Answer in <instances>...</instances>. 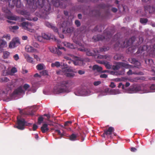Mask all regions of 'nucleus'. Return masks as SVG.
<instances>
[{
  "label": "nucleus",
  "instance_id": "nucleus-23",
  "mask_svg": "<svg viewBox=\"0 0 155 155\" xmlns=\"http://www.w3.org/2000/svg\"><path fill=\"white\" fill-rule=\"evenodd\" d=\"M17 71V69L15 67H13L12 68L11 70L10 71H8L6 72V74L4 75H4H13V74L15 73H16Z\"/></svg>",
  "mask_w": 155,
  "mask_h": 155
},
{
  "label": "nucleus",
  "instance_id": "nucleus-24",
  "mask_svg": "<svg viewBox=\"0 0 155 155\" xmlns=\"http://www.w3.org/2000/svg\"><path fill=\"white\" fill-rule=\"evenodd\" d=\"M42 36L43 38L47 40H50L53 38V36L50 34L45 33H42Z\"/></svg>",
  "mask_w": 155,
  "mask_h": 155
},
{
  "label": "nucleus",
  "instance_id": "nucleus-35",
  "mask_svg": "<svg viewBox=\"0 0 155 155\" xmlns=\"http://www.w3.org/2000/svg\"><path fill=\"white\" fill-rule=\"evenodd\" d=\"M20 14L21 15H25V17L26 18V17L29 16L30 15V13L28 12H27L25 10H22L20 12Z\"/></svg>",
  "mask_w": 155,
  "mask_h": 155
},
{
  "label": "nucleus",
  "instance_id": "nucleus-2",
  "mask_svg": "<svg viewBox=\"0 0 155 155\" xmlns=\"http://www.w3.org/2000/svg\"><path fill=\"white\" fill-rule=\"evenodd\" d=\"M136 38L135 37H131L129 40L125 39V40L117 42L114 45V48L119 47L124 48L127 47L132 45L135 40Z\"/></svg>",
  "mask_w": 155,
  "mask_h": 155
},
{
  "label": "nucleus",
  "instance_id": "nucleus-44",
  "mask_svg": "<svg viewBox=\"0 0 155 155\" xmlns=\"http://www.w3.org/2000/svg\"><path fill=\"white\" fill-rule=\"evenodd\" d=\"M64 69L62 68V70H59L56 71V73L57 74L63 75L64 74Z\"/></svg>",
  "mask_w": 155,
  "mask_h": 155
},
{
  "label": "nucleus",
  "instance_id": "nucleus-42",
  "mask_svg": "<svg viewBox=\"0 0 155 155\" xmlns=\"http://www.w3.org/2000/svg\"><path fill=\"white\" fill-rule=\"evenodd\" d=\"M2 10L3 12L6 14H7L8 15L10 14L11 13L10 11L9 10L4 7H2Z\"/></svg>",
  "mask_w": 155,
  "mask_h": 155
},
{
  "label": "nucleus",
  "instance_id": "nucleus-43",
  "mask_svg": "<svg viewBox=\"0 0 155 155\" xmlns=\"http://www.w3.org/2000/svg\"><path fill=\"white\" fill-rule=\"evenodd\" d=\"M13 97H2V100L4 101L7 102L13 100Z\"/></svg>",
  "mask_w": 155,
  "mask_h": 155
},
{
  "label": "nucleus",
  "instance_id": "nucleus-11",
  "mask_svg": "<svg viewBox=\"0 0 155 155\" xmlns=\"http://www.w3.org/2000/svg\"><path fill=\"white\" fill-rule=\"evenodd\" d=\"M61 86H55L54 87L53 92L54 94H58L60 93L64 92Z\"/></svg>",
  "mask_w": 155,
  "mask_h": 155
},
{
  "label": "nucleus",
  "instance_id": "nucleus-52",
  "mask_svg": "<svg viewBox=\"0 0 155 155\" xmlns=\"http://www.w3.org/2000/svg\"><path fill=\"white\" fill-rule=\"evenodd\" d=\"M78 50L79 51H84L85 52L87 50V48H85L84 47H82L81 48H78Z\"/></svg>",
  "mask_w": 155,
  "mask_h": 155
},
{
  "label": "nucleus",
  "instance_id": "nucleus-34",
  "mask_svg": "<svg viewBox=\"0 0 155 155\" xmlns=\"http://www.w3.org/2000/svg\"><path fill=\"white\" fill-rule=\"evenodd\" d=\"M127 74L128 75H132L133 74H136L138 75H143V73L142 72H140L138 73H136L135 72H133L131 70H129V71L127 72Z\"/></svg>",
  "mask_w": 155,
  "mask_h": 155
},
{
  "label": "nucleus",
  "instance_id": "nucleus-16",
  "mask_svg": "<svg viewBox=\"0 0 155 155\" xmlns=\"http://www.w3.org/2000/svg\"><path fill=\"white\" fill-rule=\"evenodd\" d=\"M130 62L135 65L134 66H132L133 67L131 68H133L134 67H137L139 68L141 65L140 62L134 58L132 59L131 61Z\"/></svg>",
  "mask_w": 155,
  "mask_h": 155
},
{
  "label": "nucleus",
  "instance_id": "nucleus-8",
  "mask_svg": "<svg viewBox=\"0 0 155 155\" xmlns=\"http://www.w3.org/2000/svg\"><path fill=\"white\" fill-rule=\"evenodd\" d=\"M71 83L70 81H66L62 82L61 87L64 90V92H69L71 90Z\"/></svg>",
  "mask_w": 155,
  "mask_h": 155
},
{
  "label": "nucleus",
  "instance_id": "nucleus-55",
  "mask_svg": "<svg viewBox=\"0 0 155 155\" xmlns=\"http://www.w3.org/2000/svg\"><path fill=\"white\" fill-rule=\"evenodd\" d=\"M74 59H75V61H72V62L75 65H78V58L77 57H75Z\"/></svg>",
  "mask_w": 155,
  "mask_h": 155
},
{
  "label": "nucleus",
  "instance_id": "nucleus-14",
  "mask_svg": "<svg viewBox=\"0 0 155 155\" xmlns=\"http://www.w3.org/2000/svg\"><path fill=\"white\" fill-rule=\"evenodd\" d=\"M45 25L48 28H51L55 32L58 33V28L54 25L46 21L45 23Z\"/></svg>",
  "mask_w": 155,
  "mask_h": 155
},
{
  "label": "nucleus",
  "instance_id": "nucleus-15",
  "mask_svg": "<svg viewBox=\"0 0 155 155\" xmlns=\"http://www.w3.org/2000/svg\"><path fill=\"white\" fill-rule=\"evenodd\" d=\"M25 49L26 51L28 52H38L37 50L34 49L32 47L29 45H27L25 47Z\"/></svg>",
  "mask_w": 155,
  "mask_h": 155
},
{
  "label": "nucleus",
  "instance_id": "nucleus-4",
  "mask_svg": "<svg viewBox=\"0 0 155 155\" xmlns=\"http://www.w3.org/2000/svg\"><path fill=\"white\" fill-rule=\"evenodd\" d=\"M17 121L18 125L15 126V127L20 130H22L24 129V126L25 124L24 119L21 118L20 116H18Z\"/></svg>",
  "mask_w": 155,
  "mask_h": 155
},
{
  "label": "nucleus",
  "instance_id": "nucleus-37",
  "mask_svg": "<svg viewBox=\"0 0 155 155\" xmlns=\"http://www.w3.org/2000/svg\"><path fill=\"white\" fill-rule=\"evenodd\" d=\"M27 3L29 5H31L35 3L36 5V2H38V0H26Z\"/></svg>",
  "mask_w": 155,
  "mask_h": 155
},
{
  "label": "nucleus",
  "instance_id": "nucleus-56",
  "mask_svg": "<svg viewBox=\"0 0 155 155\" xmlns=\"http://www.w3.org/2000/svg\"><path fill=\"white\" fill-rule=\"evenodd\" d=\"M78 65L79 66H82L83 65L84 62L83 61L79 59L78 58Z\"/></svg>",
  "mask_w": 155,
  "mask_h": 155
},
{
  "label": "nucleus",
  "instance_id": "nucleus-10",
  "mask_svg": "<svg viewBox=\"0 0 155 155\" xmlns=\"http://www.w3.org/2000/svg\"><path fill=\"white\" fill-rule=\"evenodd\" d=\"M78 92L79 95H78V96H88L91 94V91L88 89H82Z\"/></svg>",
  "mask_w": 155,
  "mask_h": 155
},
{
  "label": "nucleus",
  "instance_id": "nucleus-63",
  "mask_svg": "<svg viewBox=\"0 0 155 155\" xmlns=\"http://www.w3.org/2000/svg\"><path fill=\"white\" fill-rule=\"evenodd\" d=\"M101 84V81H94V85L95 86H97Z\"/></svg>",
  "mask_w": 155,
  "mask_h": 155
},
{
  "label": "nucleus",
  "instance_id": "nucleus-57",
  "mask_svg": "<svg viewBox=\"0 0 155 155\" xmlns=\"http://www.w3.org/2000/svg\"><path fill=\"white\" fill-rule=\"evenodd\" d=\"M43 119L44 118L42 117H39L38 119V124H40L41 122L43 121Z\"/></svg>",
  "mask_w": 155,
  "mask_h": 155
},
{
  "label": "nucleus",
  "instance_id": "nucleus-19",
  "mask_svg": "<svg viewBox=\"0 0 155 155\" xmlns=\"http://www.w3.org/2000/svg\"><path fill=\"white\" fill-rule=\"evenodd\" d=\"M6 42L2 39H0V52H2L3 48L6 47Z\"/></svg>",
  "mask_w": 155,
  "mask_h": 155
},
{
  "label": "nucleus",
  "instance_id": "nucleus-21",
  "mask_svg": "<svg viewBox=\"0 0 155 155\" xmlns=\"http://www.w3.org/2000/svg\"><path fill=\"white\" fill-rule=\"evenodd\" d=\"M19 110V112L20 114H28L31 115H34V113L35 112V111L34 110H32L31 112H23V110H21L20 109H18Z\"/></svg>",
  "mask_w": 155,
  "mask_h": 155
},
{
  "label": "nucleus",
  "instance_id": "nucleus-27",
  "mask_svg": "<svg viewBox=\"0 0 155 155\" xmlns=\"http://www.w3.org/2000/svg\"><path fill=\"white\" fill-rule=\"evenodd\" d=\"M72 122L71 121H68L65 122L64 126H62L61 127L64 128L65 129H67L68 130H71L70 128H67V126H69L70 125H71Z\"/></svg>",
  "mask_w": 155,
  "mask_h": 155
},
{
  "label": "nucleus",
  "instance_id": "nucleus-6",
  "mask_svg": "<svg viewBox=\"0 0 155 155\" xmlns=\"http://www.w3.org/2000/svg\"><path fill=\"white\" fill-rule=\"evenodd\" d=\"M121 67H123L126 68H130L133 67L132 65H130L125 63L122 62H118L117 64L115 65H114L113 67V69L114 70H117L119 69Z\"/></svg>",
  "mask_w": 155,
  "mask_h": 155
},
{
  "label": "nucleus",
  "instance_id": "nucleus-62",
  "mask_svg": "<svg viewBox=\"0 0 155 155\" xmlns=\"http://www.w3.org/2000/svg\"><path fill=\"white\" fill-rule=\"evenodd\" d=\"M61 66L63 67L62 68L64 69H65L68 68V65L64 63L61 65Z\"/></svg>",
  "mask_w": 155,
  "mask_h": 155
},
{
  "label": "nucleus",
  "instance_id": "nucleus-54",
  "mask_svg": "<svg viewBox=\"0 0 155 155\" xmlns=\"http://www.w3.org/2000/svg\"><path fill=\"white\" fill-rule=\"evenodd\" d=\"M144 51L143 48V47H140L138 49L137 53V54L142 53Z\"/></svg>",
  "mask_w": 155,
  "mask_h": 155
},
{
  "label": "nucleus",
  "instance_id": "nucleus-50",
  "mask_svg": "<svg viewBox=\"0 0 155 155\" xmlns=\"http://www.w3.org/2000/svg\"><path fill=\"white\" fill-rule=\"evenodd\" d=\"M148 21V20L147 18H141L140 19V21L141 23H146Z\"/></svg>",
  "mask_w": 155,
  "mask_h": 155
},
{
  "label": "nucleus",
  "instance_id": "nucleus-1",
  "mask_svg": "<svg viewBox=\"0 0 155 155\" xmlns=\"http://www.w3.org/2000/svg\"><path fill=\"white\" fill-rule=\"evenodd\" d=\"M45 0H38L36 2L37 7L40 8L39 12H36L35 15L40 18H45L49 14L51 9V5L49 3L45 4Z\"/></svg>",
  "mask_w": 155,
  "mask_h": 155
},
{
  "label": "nucleus",
  "instance_id": "nucleus-5",
  "mask_svg": "<svg viewBox=\"0 0 155 155\" xmlns=\"http://www.w3.org/2000/svg\"><path fill=\"white\" fill-rule=\"evenodd\" d=\"M47 0L48 2H49V0ZM51 2L56 7H60L61 8H65L66 7V5L63 0H52Z\"/></svg>",
  "mask_w": 155,
  "mask_h": 155
},
{
  "label": "nucleus",
  "instance_id": "nucleus-59",
  "mask_svg": "<svg viewBox=\"0 0 155 155\" xmlns=\"http://www.w3.org/2000/svg\"><path fill=\"white\" fill-rule=\"evenodd\" d=\"M150 8L151 6L150 5L146 6H144V10L145 11H147L150 12Z\"/></svg>",
  "mask_w": 155,
  "mask_h": 155
},
{
  "label": "nucleus",
  "instance_id": "nucleus-64",
  "mask_svg": "<svg viewBox=\"0 0 155 155\" xmlns=\"http://www.w3.org/2000/svg\"><path fill=\"white\" fill-rule=\"evenodd\" d=\"M110 90L111 89L110 88H107L105 89L104 91L106 93H107L108 94H110Z\"/></svg>",
  "mask_w": 155,
  "mask_h": 155
},
{
  "label": "nucleus",
  "instance_id": "nucleus-25",
  "mask_svg": "<svg viewBox=\"0 0 155 155\" xmlns=\"http://www.w3.org/2000/svg\"><path fill=\"white\" fill-rule=\"evenodd\" d=\"M13 5H15L18 8H20L21 7V4L20 0H13Z\"/></svg>",
  "mask_w": 155,
  "mask_h": 155
},
{
  "label": "nucleus",
  "instance_id": "nucleus-49",
  "mask_svg": "<svg viewBox=\"0 0 155 155\" xmlns=\"http://www.w3.org/2000/svg\"><path fill=\"white\" fill-rule=\"evenodd\" d=\"M109 47H106L105 46H104L103 48H100V51H105L109 50Z\"/></svg>",
  "mask_w": 155,
  "mask_h": 155
},
{
  "label": "nucleus",
  "instance_id": "nucleus-12",
  "mask_svg": "<svg viewBox=\"0 0 155 155\" xmlns=\"http://www.w3.org/2000/svg\"><path fill=\"white\" fill-rule=\"evenodd\" d=\"M8 19L12 20H18L19 21H25V18L23 17H19L16 16H9L8 17Z\"/></svg>",
  "mask_w": 155,
  "mask_h": 155
},
{
  "label": "nucleus",
  "instance_id": "nucleus-26",
  "mask_svg": "<svg viewBox=\"0 0 155 155\" xmlns=\"http://www.w3.org/2000/svg\"><path fill=\"white\" fill-rule=\"evenodd\" d=\"M64 45L65 46L71 49H74L75 48L73 44L67 42H64Z\"/></svg>",
  "mask_w": 155,
  "mask_h": 155
},
{
  "label": "nucleus",
  "instance_id": "nucleus-47",
  "mask_svg": "<svg viewBox=\"0 0 155 155\" xmlns=\"http://www.w3.org/2000/svg\"><path fill=\"white\" fill-rule=\"evenodd\" d=\"M41 74L42 75L46 76L48 75V71L46 70H44L40 72Z\"/></svg>",
  "mask_w": 155,
  "mask_h": 155
},
{
  "label": "nucleus",
  "instance_id": "nucleus-61",
  "mask_svg": "<svg viewBox=\"0 0 155 155\" xmlns=\"http://www.w3.org/2000/svg\"><path fill=\"white\" fill-rule=\"evenodd\" d=\"M150 88L151 90L155 91V85L153 84H152L150 87Z\"/></svg>",
  "mask_w": 155,
  "mask_h": 155
},
{
  "label": "nucleus",
  "instance_id": "nucleus-9",
  "mask_svg": "<svg viewBox=\"0 0 155 155\" xmlns=\"http://www.w3.org/2000/svg\"><path fill=\"white\" fill-rule=\"evenodd\" d=\"M83 6L82 5H80L78 6V10H83V12L84 13V14H91V13L92 12L93 14L92 15L94 16H96L97 15H99V11L97 10H94L93 11H92V12H91L89 10V12H85L84 10H83V9H82V8H83Z\"/></svg>",
  "mask_w": 155,
  "mask_h": 155
},
{
  "label": "nucleus",
  "instance_id": "nucleus-17",
  "mask_svg": "<svg viewBox=\"0 0 155 155\" xmlns=\"http://www.w3.org/2000/svg\"><path fill=\"white\" fill-rule=\"evenodd\" d=\"M24 93L25 92L22 89V87L20 86L14 91L13 94L14 95L19 94L22 93L24 94Z\"/></svg>",
  "mask_w": 155,
  "mask_h": 155
},
{
  "label": "nucleus",
  "instance_id": "nucleus-45",
  "mask_svg": "<svg viewBox=\"0 0 155 155\" xmlns=\"http://www.w3.org/2000/svg\"><path fill=\"white\" fill-rule=\"evenodd\" d=\"M26 19L29 21H31L33 20L34 21H36L38 20V18L37 17H35L32 18L29 16H28L26 17Z\"/></svg>",
  "mask_w": 155,
  "mask_h": 155
},
{
  "label": "nucleus",
  "instance_id": "nucleus-48",
  "mask_svg": "<svg viewBox=\"0 0 155 155\" xmlns=\"http://www.w3.org/2000/svg\"><path fill=\"white\" fill-rule=\"evenodd\" d=\"M2 38H5L7 40H9L10 39V36L9 34L5 35L2 37Z\"/></svg>",
  "mask_w": 155,
  "mask_h": 155
},
{
  "label": "nucleus",
  "instance_id": "nucleus-32",
  "mask_svg": "<svg viewBox=\"0 0 155 155\" xmlns=\"http://www.w3.org/2000/svg\"><path fill=\"white\" fill-rule=\"evenodd\" d=\"M73 72H65L64 73V75L67 77L72 78L75 76V74Z\"/></svg>",
  "mask_w": 155,
  "mask_h": 155
},
{
  "label": "nucleus",
  "instance_id": "nucleus-31",
  "mask_svg": "<svg viewBox=\"0 0 155 155\" xmlns=\"http://www.w3.org/2000/svg\"><path fill=\"white\" fill-rule=\"evenodd\" d=\"M77 134H72L69 137V139L71 141H74L77 140Z\"/></svg>",
  "mask_w": 155,
  "mask_h": 155
},
{
  "label": "nucleus",
  "instance_id": "nucleus-39",
  "mask_svg": "<svg viewBox=\"0 0 155 155\" xmlns=\"http://www.w3.org/2000/svg\"><path fill=\"white\" fill-rule=\"evenodd\" d=\"M21 25L26 29H28V22H23L21 24Z\"/></svg>",
  "mask_w": 155,
  "mask_h": 155
},
{
  "label": "nucleus",
  "instance_id": "nucleus-33",
  "mask_svg": "<svg viewBox=\"0 0 155 155\" xmlns=\"http://www.w3.org/2000/svg\"><path fill=\"white\" fill-rule=\"evenodd\" d=\"M93 69L94 70H96L98 72H101L102 70V68L101 67L95 65L93 66Z\"/></svg>",
  "mask_w": 155,
  "mask_h": 155
},
{
  "label": "nucleus",
  "instance_id": "nucleus-46",
  "mask_svg": "<svg viewBox=\"0 0 155 155\" xmlns=\"http://www.w3.org/2000/svg\"><path fill=\"white\" fill-rule=\"evenodd\" d=\"M37 68L39 70H41L43 69L44 68L43 64H38L37 66Z\"/></svg>",
  "mask_w": 155,
  "mask_h": 155
},
{
  "label": "nucleus",
  "instance_id": "nucleus-7",
  "mask_svg": "<svg viewBox=\"0 0 155 155\" xmlns=\"http://www.w3.org/2000/svg\"><path fill=\"white\" fill-rule=\"evenodd\" d=\"M63 28L62 31L64 33H69L74 31V28L72 27H68L66 22L63 21L61 25Z\"/></svg>",
  "mask_w": 155,
  "mask_h": 155
},
{
  "label": "nucleus",
  "instance_id": "nucleus-60",
  "mask_svg": "<svg viewBox=\"0 0 155 155\" xmlns=\"http://www.w3.org/2000/svg\"><path fill=\"white\" fill-rule=\"evenodd\" d=\"M29 87L30 85L27 84H25L23 86V88L25 90H27Z\"/></svg>",
  "mask_w": 155,
  "mask_h": 155
},
{
  "label": "nucleus",
  "instance_id": "nucleus-29",
  "mask_svg": "<svg viewBox=\"0 0 155 155\" xmlns=\"http://www.w3.org/2000/svg\"><path fill=\"white\" fill-rule=\"evenodd\" d=\"M124 58L122 54H117L114 57V58L116 60H119Z\"/></svg>",
  "mask_w": 155,
  "mask_h": 155
},
{
  "label": "nucleus",
  "instance_id": "nucleus-20",
  "mask_svg": "<svg viewBox=\"0 0 155 155\" xmlns=\"http://www.w3.org/2000/svg\"><path fill=\"white\" fill-rule=\"evenodd\" d=\"M48 124H43L41 127V130L43 133H45L48 132L49 129L48 127Z\"/></svg>",
  "mask_w": 155,
  "mask_h": 155
},
{
  "label": "nucleus",
  "instance_id": "nucleus-38",
  "mask_svg": "<svg viewBox=\"0 0 155 155\" xmlns=\"http://www.w3.org/2000/svg\"><path fill=\"white\" fill-rule=\"evenodd\" d=\"M10 54L9 52L8 51H4L3 52V58L4 59L7 58Z\"/></svg>",
  "mask_w": 155,
  "mask_h": 155
},
{
  "label": "nucleus",
  "instance_id": "nucleus-41",
  "mask_svg": "<svg viewBox=\"0 0 155 155\" xmlns=\"http://www.w3.org/2000/svg\"><path fill=\"white\" fill-rule=\"evenodd\" d=\"M9 81V79L6 77H2L0 78V82H7Z\"/></svg>",
  "mask_w": 155,
  "mask_h": 155
},
{
  "label": "nucleus",
  "instance_id": "nucleus-28",
  "mask_svg": "<svg viewBox=\"0 0 155 155\" xmlns=\"http://www.w3.org/2000/svg\"><path fill=\"white\" fill-rule=\"evenodd\" d=\"M18 42V41L17 40H12L9 45V47L10 48H14L15 47V44L16 43Z\"/></svg>",
  "mask_w": 155,
  "mask_h": 155
},
{
  "label": "nucleus",
  "instance_id": "nucleus-53",
  "mask_svg": "<svg viewBox=\"0 0 155 155\" xmlns=\"http://www.w3.org/2000/svg\"><path fill=\"white\" fill-rule=\"evenodd\" d=\"M64 73H65V72H74L73 70L71 68H67L65 69H64Z\"/></svg>",
  "mask_w": 155,
  "mask_h": 155
},
{
  "label": "nucleus",
  "instance_id": "nucleus-3",
  "mask_svg": "<svg viewBox=\"0 0 155 155\" xmlns=\"http://www.w3.org/2000/svg\"><path fill=\"white\" fill-rule=\"evenodd\" d=\"M104 36L100 35L94 36L93 37V39L95 41L102 40L104 39L108 40V39H109L111 38L112 36L110 32H107V30H106L104 31Z\"/></svg>",
  "mask_w": 155,
  "mask_h": 155
},
{
  "label": "nucleus",
  "instance_id": "nucleus-40",
  "mask_svg": "<svg viewBox=\"0 0 155 155\" xmlns=\"http://www.w3.org/2000/svg\"><path fill=\"white\" fill-rule=\"evenodd\" d=\"M60 63L58 61H56L54 63H52L51 64V67H60Z\"/></svg>",
  "mask_w": 155,
  "mask_h": 155
},
{
  "label": "nucleus",
  "instance_id": "nucleus-58",
  "mask_svg": "<svg viewBox=\"0 0 155 155\" xmlns=\"http://www.w3.org/2000/svg\"><path fill=\"white\" fill-rule=\"evenodd\" d=\"M75 24L77 27H79L81 25V23L78 20H76L75 21Z\"/></svg>",
  "mask_w": 155,
  "mask_h": 155
},
{
  "label": "nucleus",
  "instance_id": "nucleus-30",
  "mask_svg": "<svg viewBox=\"0 0 155 155\" xmlns=\"http://www.w3.org/2000/svg\"><path fill=\"white\" fill-rule=\"evenodd\" d=\"M118 89H111L110 91V95H116L120 93Z\"/></svg>",
  "mask_w": 155,
  "mask_h": 155
},
{
  "label": "nucleus",
  "instance_id": "nucleus-18",
  "mask_svg": "<svg viewBox=\"0 0 155 155\" xmlns=\"http://www.w3.org/2000/svg\"><path fill=\"white\" fill-rule=\"evenodd\" d=\"M129 89V93H133L139 91L140 90V88L139 87L135 86L132 87H130Z\"/></svg>",
  "mask_w": 155,
  "mask_h": 155
},
{
  "label": "nucleus",
  "instance_id": "nucleus-51",
  "mask_svg": "<svg viewBox=\"0 0 155 155\" xmlns=\"http://www.w3.org/2000/svg\"><path fill=\"white\" fill-rule=\"evenodd\" d=\"M102 27L101 25H97L94 28L93 31H98L99 32H101V31L99 30L98 28H101Z\"/></svg>",
  "mask_w": 155,
  "mask_h": 155
},
{
  "label": "nucleus",
  "instance_id": "nucleus-13",
  "mask_svg": "<svg viewBox=\"0 0 155 155\" xmlns=\"http://www.w3.org/2000/svg\"><path fill=\"white\" fill-rule=\"evenodd\" d=\"M104 130V134H106V136H108L110 135V137H111V135L113 134V133L114 131V129L113 127H110L107 130Z\"/></svg>",
  "mask_w": 155,
  "mask_h": 155
},
{
  "label": "nucleus",
  "instance_id": "nucleus-36",
  "mask_svg": "<svg viewBox=\"0 0 155 155\" xmlns=\"http://www.w3.org/2000/svg\"><path fill=\"white\" fill-rule=\"evenodd\" d=\"M87 50L85 51L86 54L88 56H93L94 55V54L93 52L90 49L87 48Z\"/></svg>",
  "mask_w": 155,
  "mask_h": 155
},
{
  "label": "nucleus",
  "instance_id": "nucleus-22",
  "mask_svg": "<svg viewBox=\"0 0 155 155\" xmlns=\"http://www.w3.org/2000/svg\"><path fill=\"white\" fill-rule=\"evenodd\" d=\"M24 55L25 59L28 62L32 64H34V62L33 60V58L31 57L28 54H25Z\"/></svg>",
  "mask_w": 155,
  "mask_h": 155
}]
</instances>
